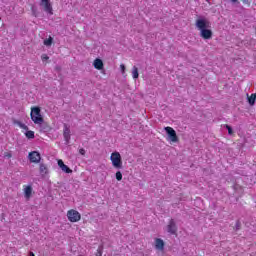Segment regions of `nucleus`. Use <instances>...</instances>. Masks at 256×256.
I'll return each instance as SVG.
<instances>
[{"mask_svg":"<svg viewBox=\"0 0 256 256\" xmlns=\"http://www.w3.org/2000/svg\"><path fill=\"white\" fill-rule=\"evenodd\" d=\"M41 59L42 61H49V56L47 54H42Z\"/></svg>","mask_w":256,"mask_h":256,"instance_id":"21","label":"nucleus"},{"mask_svg":"<svg viewBox=\"0 0 256 256\" xmlns=\"http://www.w3.org/2000/svg\"><path fill=\"white\" fill-rule=\"evenodd\" d=\"M255 101H256V94L255 93L248 96L249 105H251V106L255 105Z\"/></svg>","mask_w":256,"mask_h":256,"instance_id":"16","label":"nucleus"},{"mask_svg":"<svg viewBox=\"0 0 256 256\" xmlns=\"http://www.w3.org/2000/svg\"><path fill=\"white\" fill-rule=\"evenodd\" d=\"M30 117H31L33 123H35V125H43V122L45 121L43 119V116L41 115V108H39V107L31 108Z\"/></svg>","mask_w":256,"mask_h":256,"instance_id":"2","label":"nucleus"},{"mask_svg":"<svg viewBox=\"0 0 256 256\" xmlns=\"http://www.w3.org/2000/svg\"><path fill=\"white\" fill-rule=\"evenodd\" d=\"M63 137L66 143H69V141H71V128L67 124H64Z\"/></svg>","mask_w":256,"mask_h":256,"instance_id":"9","label":"nucleus"},{"mask_svg":"<svg viewBox=\"0 0 256 256\" xmlns=\"http://www.w3.org/2000/svg\"><path fill=\"white\" fill-rule=\"evenodd\" d=\"M79 153H80V155H85L86 151L83 148H80Z\"/></svg>","mask_w":256,"mask_h":256,"instance_id":"27","label":"nucleus"},{"mask_svg":"<svg viewBox=\"0 0 256 256\" xmlns=\"http://www.w3.org/2000/svg\"><path fill=\"white\" fill-rule=\"evenodd\" d=\"M103 255V248L99 247L96 252V256H102Z\"/></svg>","mask_w":256,"mask_h":256,"instance_id":"20","label":"nucleus"},{"mask_svg":"<svg viewBox=\"0 0 256 256\" xmlns=\"http://www.w3.org/2000/svg\"><path fill=\"white\" fill-rule=\"evenodd\" d=\"M231 1H232V3H237L238 0H231Z\"/></svg>","mask_w":256,"mask_h":256,"instance_id":"29","label":"nucleus"},{"mask_svg":"<svg viewBox=\"0 0 256 256\" xmlns=\"http://www.w3.org/2000/svg\"><path fill=\"white\" fill-rule=\"evenodd\" d=\"M168 233H171V235H175L177 233V225L175 224V220L171 219L167 226Z\"/></svg>","mask_w":256,"mask_h":256,"instance_id":"11","label":"nucleus"},{"mask_svg":"<svg viewBox=\"0 0 256 256\" xmlns=\"http://www.w3.org/2000/svg\"><path fill=\"white\" fill-rule=\"evenodd\" d=\"M115 177L118 181L123 180V174L121 173V171H117L116 174H115Z\"/></svg>","mask_w":256,"mask_h":256,"instance_id":"19","label":"nucleus"},{"mask_svg":"<svg viewBox=\"0 0 256 256\" xmlns=\"http://www.w3.org/2000/svg\"><path fill=\"white\" fill-rule=\"evenodd\" d=\"M4 157H6L7 159H11V157H13V155L10 152H5Z\"/></svg>","mask_w":256,"mask_h":256,"instance_id":"26","label":"nucleus"},{"mask_svg":"<svg viewBox=\"0 0 256 256\" xmlns=\"http://www.w3.org/2000/svg\"><path fill=\"white\" fill-rule=\"evenodd\" d=\"M132 77L133 79H139V68L137 66H133L132 68Z\"/></svg>","mask_w":256,"mask_h":256,"instance_id":"15","label":"nucleus"},{"mask_svg":"<svg viewBox=\"0 0 256 256\" xmlns=\"http://www.w3.org/2000/svg\"><path fill=\"white\" fill-rule=\"evenodd\" d=\"M61 170L64 172V173H73V170H71V168H69V166L65 165L63 166V168H61Z\"/></svg>","mask_w":256,"mask_h":256,"instance_id":"18","label":"nucleus"},{"mask_svg":"<svg viewBox=\"0 0 256 256\" xmlns=\"http://www.w3.org/2000/svg\"><path fill=\"white\" fill-rule=\"evenodd\" d=\"M40 7H43L45 13L53 15V5H51V0H40Z\"/></svg>","mask_w":256,"mask_h":256,"instance_id":"6","label":"nucleus"},{"mask_svg":"<svg viewBox=\"0 0 256 256\" xmlns=\"http://www.w3.org/2000/svg\"><path fill=\"white\" fill-rule=\"evenodd\" d=\"M120 69H121V73H122V75H125V64H121L120 65Z\"/></svg>","mask_w":256,"mask_h":256,"instance_id":"25","label":"nucleus"},{"mask_svg":"<svg viewBox=\"0 0 256 256\" xmlns=\"http://www.w3.org/2000/svg\"><path fill=\"white\" fill-rule=\"evenodd\" d=\"M39 171L42 177H45V175L49 174V168L47 167L46 164H43V163L39 164Z\"/></svg>","mask_w":256,"mask_h":256,"instance_id":"13","label":"nucleus"},{"mask_svg":"<svg viewBox=\"0 0 256 256\" xmlns=\"http://www.w3.org/2000/svg\"><path fill=\"white\" fill-rule=\"evenodd\" d=\"M110 161L114 169H123V159L121 158V153L115 151L110 156Z\"/></svg>","mask_w":256,"mask_h":256,"instance_id":"3","label":"nucleus"},{"mask_svg":"<svg viewBox=\"0 0 256 256\" xmlns=\"http://www.w3.org/2000/svg\"><path fill=\"white\" fill-rule=\"evenodd\" d=\"M242 3H244V5H247L248 7H251V0H242Z\"/></svg>","mask_w":256,"mask_h":256,"instance_id":"23","label":"nucleus"},{"mask_svg":"<svg viewBox=\"0 0 256 256\" xmlns=\"http://www.w3.org/2000/svg\"><path fill=\"white\" fill-rule=\"evenodd\" d=\"M14 125H17L18 127H20V129H24V131H26L25 136L27 137V139H35V132L29 130V127L27 125L23 124L19 120H15Z\"/></svg>","mask_w":256,"mask_h":256,"instance_id":"5","label":"nucleus"},{"mask_svg":"<svg viewBox=\"0 0 256 256\" xmlns=\"http://www.w3.org/2000/svg\"><path fill=\"white\" fill-rule=\"evenodd\" d=\"M44 45H46V47H50V45H53V38L49 37V38L45 39Z\"/></svg>","mask_w":256,"mask_h":256,"instance_id":"17","label":"nucleus"},{"mask_svg":"<svg viewBox=\"0 0 256 256\" xmlns=\"http://www.w3.org/2000/svg\"><path fill=\"white\" fill-rule=\"evenodd\" d=\"M93 67H95L98 71H101L103 69V60L96 58L93 62Z\"/></svg>","mask_w":256,"mask_h":256,"instance_id":"14","label":"nucleus"},{"mask_svg":"<svg viewBox=\"0 0 256 256\" xmlns=\"http://www.w3.org/2000/svg\"><path fill=\"white\" fill-rule=\"evenodd\" d=\"M29 255H30V256H35V253L30 252Z\"/></svg>","mask_w":256,"mask_h":256,"instance_id":"28","label":"nucleus"},{"mask_svg":"<svg viewBox=\"0 0 256 256\" xmlns=\"http://www.w3.org/2000/svg\"><path fill=\"white\" fill-rule=\"evenodd\" d=\"M58 166L60 167V169L65 166V163L63 162V160L61 159L58 160Z\"/></svg>","mask_w":256,"mask_h":256,"instance_id":"24","label":"nucleus"},{"mask_svg":"<svg viewBox=\"0 0 256 256\" xmlns=\"http://www.w3.org/2000/svg\"><path fill=\"white\" fill-rule=\"evenodd\" d=\"M195 27L199 31V35L204 41L213 39V29L211 28V21L207 18H198L195 21Z\"/></svg>","mask_w":256,"mask_h":256,"instance_id":"1","label":"nucleus"},{"mask_svg":"<svg viewBox=\"0 0 256 256\" xmlns=\"http://www.w3.org/2000/svg\"><path fill=\"white\" fill-rule=\"evenodd\" d=\"M226 129L228 130L229 135H233V128H231V126L226 125Z\"/></svg>","mask_w":256,"mask_h":256,"instance_id":"22","label":"nucleus"},{"mask_svg":"<svg viewBox=\"0 0 256 256\" xmlns=\"http://www.w3.org/2000/svg\"><path fill=\"white\" fill-rule=\"evenodd\" d=\"M67 217L70 223H78V221H81V213L75 209L68 210Z\"/></svg>","mask_w":256,"mask_h":256,"instance_id":"4","label":"nucleus"},{"mask_svg":"<svg viewBox=\"0 0 256 256\" xmlns=\"http://www.w3.org/2000/svg\"><path fill=\"white\" fill-rule=\"evenodd\" d=\"M24 197L25 199H31L33 195V186L31 185H23Z\"/></svg>","mask_w":256,"mask_h":256,"instance_id":"10","label":"nucleus"},{"mask_svg":"<svg viewBox=\"0 0 256 256\" xmlns=\"http://www.w3.org/2000/svg\"><path fill=\"white\" fill-rule=\"evenodd\" d=\"M30 163H41V154L38 151H32L28 154Z\"/></svg>","mask_w":256,"mask_h":256,"instance_id":"8","label":"nucleus"},{"mask_svg":"<svg viewBox=\"0 0 256 256\" xmlns=\"http://www.w3.org/2000/svg\"><path fill=\"white\" fill-rule=\"evenodd\" d=\"M155 249H157V251H165V241H163L161 238H156Z\"/></svg>","mask_w":256,"mask_h":256,"instance_id":"12","label":"nucleus"},{"mask_svg":"<svg viewBox=\"0 0 256 256\" xmlns=\"http://www.w3.org/2000/svg\"><path fill=\"white\" fill-rule=\"evenodd\" d=\"M236 225H237V227H239L240 223H239V222H237V223H236Z\"/></svg>","mask_w":256,"mask_h":256,"instance_id":"30","label":"nucleus"},{"mask_svg":"<svg viewBox=\"0 0 256 256\" xmlns=\"http://www.w3.org/2000/svg\"><path fill=\"white\" fill-rule=\"evenodd\" d=\"M165 131L168 137L170 138V141H172V143H177V141H179V137H177V132H175V129L168 126L165 127Z\"/></svg>","mask_w":256,"mask_h":256,"instance_id":"7","label":"nucleus"}]
</instances>
